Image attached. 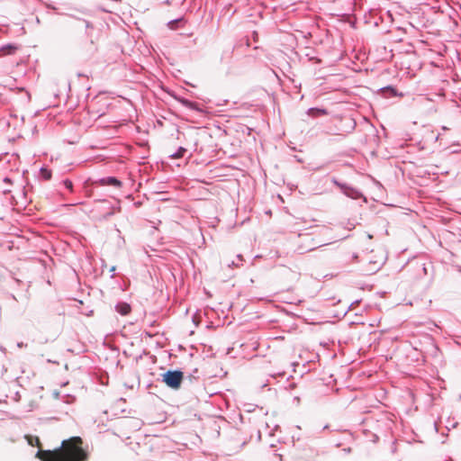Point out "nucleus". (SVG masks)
<instances>
[{
	"label": "nucleus",
	"instance_id": "obj_9",
	"mask_svg": "<svg viewBox=\"0 0 461 461\" xmlns=\"http://www.w3.org/2000/svg\"><path fill=\"white\" fill-rule=\"evenodd\" d=\"M64 185L69 190V191H72L73 190V184L70 180L68 179H66L64 181Z\"/></svg>",
	"mask_w": 461,
	"mask_h": 461
},
{
	"label": "nucleus",
	"instance_id": "obj_11",
	"mask_svg": "<svg viewBox=\"0 0 461 461\" xmlns=\"http://www.w3.org/2000/svg\"><path fill=\"white\" fill-rule=\"evenodd\" d=\"M41 172H42L43 176H44L46 179H50V176H51L50 172H49V171H48V170H46V169H43Z\"/></svg>",
	"mask_w": 461,
	"mask_h": 461
},
{
	"label": "nucleus",
	"instance_id": "obj_2",
	"mask_svg": "<svg viewBox=\"0 0 461 461\" xmlns=\"http://www.w3.org/2000/svg\"><path fill=\"white\" fill-rule=\"evenodd\" d=\"M163 382L170 388L178 389L183 381V372L176 370V371H167L163 375Z\"/></svg>",
	"mask_w": 461,
	"mask_h": 461
},
{
	"label": "nucleus",
	"instance_id": "obj_6",
	"mask_svg": "<svg viewBox=\"0 0 461 461\" xmlns=\"http://www.w3.org/2000/svg\"><path fill=\"white\" fill-rule=\"evenodd\" d=\"M102 181L105 185H113V186H116V187H120L122 185V183H121L120 180H118L115 177H112V176L111 177H107L105 179H103Z\"/></svg>",
	"mask_w": 461,
	"mask_h": 461
},
{
	"label": "nucleus",
	"instance_id": "obj_8",
	"mask_svg": "<svg viewBox=\"0 0 461 461\" xmlns=\"http://www.w3.org/2000/svg\"><path fill=\"white\" fill-rule=\"evenodd\" d=\"M186 149L183 147H180L176 152L175 153H172L170 156L171 158H181L184 157Z\"/></svg>",
	"mask_w": 461,
	"mask_h": 461
},
{
	"label": "nucleus",
	"instance_id": "obj_4",
	"mask_svg": "<svg viewBox=\"0 0 461 461\" xmlns=\"http://www.w3.org/2000/svg\"><path fill=\"white\" fill-rule=\"evenodd\" d=\"M116 310L122 315H128L131 312V308L127 303H120L116 305Z\"/></svg>",
	"mask_w": 461,
	"mask_h": 461
},
{
	"label": "nucleus",
	"instance_id": "obj_7",
	"mask_svg": "<svg viewBox=\"0 0 461 461\" xmlns=\"http://www.w3.org/2000/svg\"><path fill=\"white\" fill-rule=\"evenodd\" d=\"M309 115L317 117L321 115H326L328 113L324 109H318V108H311L308 112Z\"/></svg>",
	"mask_w": 461,
	"mask_h": 461
},
{
	"label": "nucleus",
	"instance_id": "obj_5",
	"mask_svg": "<svg viewBox=\"0 0 461 461\" xmlns=\"http://www.w3.org/2000/svg\"><path fill=\"white\" fill-rule=\"evenodd\" d=\"M18 49H19V47H18L17 45H12V44H9V45L4 46V47H2V56H3V55H9V54H13V53H14Z\"/></svg>",
	"mask_w": 461,
	"mask_h": 461
},
{
	"label": "nucleus",
	"instance_id": "obj_15",
	"mask_svg": "<svg viewBox=\"0 0 461 461\" xmlns=\"http://www.w3.org/2000/svg\"><path fill=\"white\" fill-rule=\"evenodd\" d=\"M5 87H8V88H9V90H13V87H12V86H11V85H5Z\"/></svg>",
	"mask_w": 461,
	"mask_h": 461
},
{
	"label": "nucleus",
	"instance_id": "obj_14",
	"mask_svg": "<svg viewBox=\"0 0 461 461\" xmlns=\"http://www.w3.org/2000/svg\"><path fill=\"white\" fill-rule=\"evenodd\" d=\"M2 192H3L4 194H8V193H11V189H10V188H3V187H2Z\"/></svg>",
	"mask_w": 461,
	"mask_h": 461
},
{
	"label": "nucleus",
	"instance_id": "obj_16",
	"mask_svg": "<svg viewBox=\"0 0 461 461\" xmlns=\"http://www.w3.org/2000/svg\"><path fill=\"white\" fill-rule=\"evenodd\" d=\"M17 89H18L19 91H23V87H17Z\"/></svg>",
	"mask_w": 461,
	"mask_h": 461
},
{
	"label": "nucleus",
	"instance_id": "obj_3",
	"mask_svg": "<svg viewBox=\"0 0 461 461\" xmlns=\"http://www.w3.org/2000/svg\"><path fill=\"white\" fill-rule=\"evenodd\" d=\"M24 438L26 439L27 443L32 446V447H37L39 449L38 451L40 450H43L42 449V446H41V439L38 436H33V435H25L24 436Z\"/></svg>",
	"mask_w": 461,
	"mask_h": 461
},
{
	"label": "nucleus",
	"instance_id": "obj_1",
	"mask_svg": "<svg viewBox=\"0 0 461 461\" xmlns=\"http://www.w3.org/2000/svg\"><path fill=\"white\" fill-rule=\"evenodd\" d=\"M90 447L78 436L61 442L54 450L37 451L35 457L41 461H86L90 458Z\"/></svg>",
	"mask_w": 461,
	"mask_h": 461
},
{
	"label": "nucleus",
	"instance_id": "obj_10",
	"mask_svg": "<svg viewBox=\"0 0 461 461\" xmlns=\"http://www.w3.org/2000/svg\"><path fill=\"white\" fill-rule=\"evenodd\" d=\"M13 181H14V177L13 176H5V179H4V182L5 184H7L8 185H13Z\"/></svg>",
	"mask_w": 461,
	"mask_h": 461
},
{
	"label": "nucleus",
	"instance_id": "obj_12",
	"mask_svg": "<svg viewBox=\"0 0 461 461\" xmlns=\"http://www.w3.org/2000/svg\"><path fill=\"white\" fill-rule=\"evenodd\" d=\"M182 20H175V21H172L168 23V26L170 27V29L174 30L176 27H175V24H176L177 23L181 22Z\"/></svg>",
	"mask_w": 461,
	"mask_h": 461
},
{
	"label": "nucleus",
	"instance_id": "obj_13",
	"mask_svg": "<svg viewBox=\"0 0 461 461\" xmlns=\"http://www.w3.org/2000/svg\"><path fill=\"white\" fill-rule=\"evenodd\" d=\"M11 158L14 161V166H16L18 164V157L16 155H12Z\"/></svg>",
	"mask_w": 461,
	"mask_h": 461
}]
</instances>
